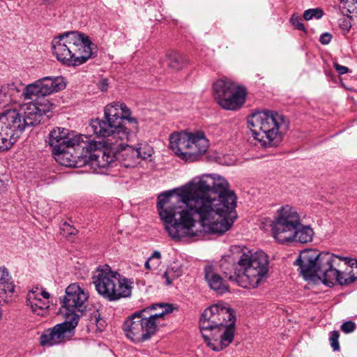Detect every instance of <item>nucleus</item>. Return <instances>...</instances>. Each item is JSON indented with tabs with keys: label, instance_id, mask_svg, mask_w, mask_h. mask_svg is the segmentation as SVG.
I'll list each match as a JSON object with an SVG mask.
<instances>
[{
	"label": "nucleus",
	"instance_id": "obj_14",
	"mask_svg": "<svg viewBox=\"0 0 357 357\" xmlns=\"http://www.w3.org/2000/svg\"><path fill=\"white\" fill-rule=\"evenodd\" d=\"M213 93L222 108L236 110L244 104L247 91L243 86L224 77L213 83Z\"/></svg>",
	"mask_w": 357,
	"mask_h": 357
},
{
	"label": "nucleus",
	"instance_id": "obj_26",
	"mask_svg": "<svg viewBox=\"0 0 357 357\" xmlns=\"http://www.w3.org/2000/svg\"><path fill=\"white\" fill-rule=\"evenodd\" d=\"M105 320L101 317L98 310L93 311L89 318V323L87 326L88 330L93 333H98L103 331L106 328Z\"/></svg>",
	"mask_w": 357,
	"mask_h": 357
},
{
	"label": "nucleus",
	"instance_id": "obj_41",
	"mask_svg": "<svg viewBox=\"0 0 357 357\" xmlns=\"http://www.w3.org/2000/svg\"><path fill=\"white\" fill-rule=\"evenodd\" d=\"M56 0H43L44 3L52 4L54 3Z\"/></svg>",
	"mask_w": 357,
	"mask_h": 357
},
{
	"label": "nucleus",
	"instance_id": "obj_8",
	"mask_svg": "<svg viewBox=\"0 0 357 357\" xmlns=\"http://www.w3.org/2000/svg\"><path fill=\"white\" fill-rule=\"evenodd\" d=\"M157 305L137 310L128 316L123 321L122 330L127 339L135 344L144 342L151 339L159 329L160 320L172 312L171 305H165L161 312L153 313Z\"/></svg>",
	"mask_w": 357,
	"mask_h": 357
},
{
	"label": "nucleus",
	"instance_id": "obj_38",
	"mask_svg": "<svg viewBox=\"0 0 357 357\" xmlns=\"http://www.w3.org/2000/svg\"><path fill=\"white\" fill-rule=\"evenodd\" d=\"M98 88L102 91H106L108 89V82L106 79H102L98 82Z\"/></svg>",
	"mask_w": 357,
	"mask_h": 357
},
{
	"label": "nucleus",
	"instance_id": "obj_10",
	"mask_svg": "<svg viewBox=\"0 0 357 357\" xmlns=\"http://www.w3.org/2000/svg\"><path fill=\"white\" fill-rule=\"evenodd\" d=\"M98 294L109 301H116L132 294L133 282L105 265L98 268L92 277Z\"/></svg>",
	"mask_w": 357,
	"mask_h": 357
},
{
	"label": "nucleus",
	"instance_id": "obj_24",
	"mask_svg": "<svg viewBox=\"0 0 357 357\" xmlns=\"http://www.w3.org/2000/svg\"><path fill=\"white\" fill-rule=\"evenodd\" d=\"M204 280L211 289L218 294H223L229 291V284L222 276L217 273L213 265H206L204 268Z\"/></svg>",
	"mask_w": 357,
	"mask_h": 357
},
{
	"label": "nucleus",
	"instance_id": "obj_34",
	"mask_svg": "<svg viewBox=\"0 0 357 357\" xmlns=\"http://www.w3.org/2000/svg\"><path fill=\"white\" fill-rule=\"evenodd\" d=\"M356 324L351 321L343 323L341 326V330L345 333H349L355 330Z\"/></svg>",
	"mask_w": 357,
	"mask_h": 357
},
{
	"label": "nucleus",
	"instance_id": "obj_7",
	"mask_svg": "<svg viewBox=\"0 0 357 357\" xmlns=\"http://www.w3.org/2000/svg\"><path fill=\"white\" fill-rule=\"evenodd\" d=\"M273 238L280 243L311 242L313 229L308 225H303L297 211L289 205H285L277 211L271 225Z\"/></svg>",
	"mask_w": 357,
	"mask_h": 357
},
{
	"label": "nucleus",
	"instance_id": "obj_39",
	"mask_svg": "<svg viewBox=\"0 0 357 357\" xmlns=\"http://www.w3.org/2000/svg\"><path fill=\"white\" fill-rule=\"evenodd\" d=\"M161 258V254L159 251H154L151 256L149 258L151 259V260L157 259L156 264L158 265L159 264V259Z\"/></svg>",
	"mask_w": 357,
	"mask_h": 357
},
{
	"label": "nucleus",
	"instance_id": "obj_25",
	"mask_svg": "<svg viewBox=\"0 0 357 357\" xmlns=\"http://www.w3.org/2000/svg\"><path fill=\"white\" fill-rule=\"evenodd\" d=\"M22 91L15 83L3 84L0 88V108L13 102H17L22 97Z\"/></svg>",
	"mask_w": 357,
	"mask_h": 357
},
{
	"label": "nucleus",
	"instance_id": "obj_4",
	"mask_svg": "<svg viewBox=\"0 0 357 357\" xmlns=\"http://www.w3.org/2000/svg\"><path fill=\"white\" fill-rule=\"evenodd\" d=\"M236 316L230 307L216 304L204 310L199 320V329L206 345L219 351L234 340Z\"/></svg>",
	"mask_w": 357,
	"mask_h": 357
},
{
	"label": "nucleus",
	"instance_id": "obj_31",
	"mask_svg": "<svg viewBox=\"0 0 357 357\" xmlns=\"http://www.w3.org/2000/svg\"><path fill=\"white\" fill-rule=\"evenodd\" d=\"M351 17L348 15L347 17H343L339 20V26L344 32V34L349 33L351 27Z\"/></svg>",
	"mask_w": 357,
	"mask_h": 357
},
{
	"label": "nucleus",
	"instance_id": "obj_32",
	"mask_svg": "<svg viewBox=\"0 0 357 357\" xmlns=\"http://www.w3.org/2000/svg\"><path fill=\"white\" fill-rule=\"evenodd\" d=\"M339 337L340 333L337 331H333L331 333L329 341L331 343V346L332 347L334 351L340 350V344H339Z\"/></svg>",
	"mask_w": 357,
	"mask_h": 357
},
{
	"label": "nucleus",
	"instance_id": "obj_19",
	"mask_svg": "<svg viewBox=\"0 0 357 357\" xmlns=\"http://www.w3.org/2000/svg\"><path fill=\"white\" fill-rule=\"evenodd\" d=\"M34 102L27 104L24 114L20 113V121L25 128L39 124L43 116L51 113L54 107L50 100L45 97L35 98Z\"/></svg>",
	"mask_w": 357,
	"mask_h": 357
},
{
	"label": "nucleus",
	"instance_id": "obj_16",
	"mask_svg": "<svg viewBox=\"0 0 357 357\" xmlns=\"http://www.w3.org/2000/svg\"><path fill=\"white\" fill-rule=\"evenodd\" d=\"M89 299V293L84 291L78 284L73 283L66 289V294L61 298V307L64 310L66 319L73 320L79 317L86 310V303Z\"/></svg>",
	"mask_w": 357,
	"mask_h": 357
},
{
	"label": "nucleus",
	"instance_id": "obj_29",
	"mask_svg": "<svg viewBox=\"0 0 357 357\" xmlns=\"http://www.w3.org/2000/svg\"><path fill=\"white\" fill-rule=\"evenodd\" d=\"M324 15V10L320 8H310L305 10L303 18L305 20H310L313 18L321 19Z\"/></svg>",
	"mask_w": 357,
	"mask_h": 357
},
{
	"label": "nucleus",
	"instance_id": "obj_2",
	"mask_svg": "<svg viewBox=\"0 0 357 357\" xmlns=\"http://www.w3.org/2000/svg\"><path fill=\"white\" fill-rule=\"evenodd\" d=\"M222 272L234 274L229 279L243 288H256L266 279L268 272V256L263 251L253 252L245 246L233 245L229 253L219 261Z\"/></svg>",
	"mask_w": 357,
	"mask_h": 357
},
{
	"label": "nucleus",
	"instance_id": "obj_22",
	"mask_svg": "<svg viewBox=\"0 0 357 357\" xmlns=\"http://www.w3.org/2000/svg\"><path fill=\"white\" fill-rule=\"evenodd\" d=\"M121 141L119 140L116 143L109 144L107 140L106 139V143L113 146V149L116 150V161H119V162L123 167L126 168L134 167L138 163V155L137 151L132 146H130L127 144L126 141L123 142V144H121Z\"/></svg>",
	"mask_w": 357,
	"mask_h": 357
},
{
	"label": "nucleus",
	"instance_id": "obj_3",
	"mask_svg": "<svg viewBox=\"0 0 357 357\" xmlns=\"http://www.w3.org/2000/svg\"><path fill=\"white\" fill-rule=\"evenodd\" d=\"M105 120L92 119L88 129L98 137L106 138L109 144L130 142L139 131V122L132 116L130 109L122 102H113L104 109ZM121 142L120 144H123Z\"/></svg>",
	"mask_w": 357,
	"mask_h": 357
},
{
	"label": "nucleus",
	"instance_id": "obj_17",
	"mask_svg": "<svg viewBox=\"0 0 357 357\" xmlns=\"http://www.w3.org/2000/svg\"><path fill=\"white\" fill-rule=\"evenodd\" d=\"M64 78L59 77H44L24 86L22 96L24 100H32L34 98L45 97L51 93L65 89Z\"/></svg>",
	"mask_w": 357,
	"mask_h": 357
},
{
	"label": "nucleus",
	"instance_id": "obj_23",
	"mask_svg": "<svg viewBox=\"0 0 357 357\" xmlns=\"http://www.w3.org/2000/svg\"><path fill=\"white\" fill-rule=\"evenodd\" d=\"M16 285L8 269L0 266V303H6L13 301L15 296Z\"/></svg>",
	"mask_w": 357,
	"mask_h": 357
},
{
	"label": "nucleus",
	"instance_id": "obj_13",
	"mask_svg": "<svg viewBox=\"0 0 357 357\" xmlns=\"http://www.w3.org/2000/svg\"><path fill=\"white\" fill-rule=\"evenodd\" d=\"M87 142L94 146L90 149H81L78 154L73 155L69 161L61 162V164L69 167L89 165L97 173H104L105 169L116 163V155L113 147L103 150L99 149L96 142L90 140L89 137H87Z\"/></svg>",
	"mask_w": 357,
	"mask_h": 357
},
{
	"label": "nucleus",
	"instance_id": "obj_28",
	"mask_svg": "<svg viewBox=\"0 0 357 357\" xmlns=\"http://www.w3.org/2000/svg\"><path fill=\"white\" fill-rule=\"evenodd\" d=\"M135 149L137 151L138 160L139 158L143 160L149 159L153 153V149L147 144H139L137 147Z\"/></svg>",
	"mask_w": 357,
	"mask_h": 357
},
{
	"label": "nucleus",
	"instance_id": "obj_5",
	"mask_svg": "<svg viewBox=\"0 0 357 357\" xmlns=\"http://www.w3.org/2000/svg\"><path fill=\"white\" fill-rule=\"evenodd\" d=\"M254 139L264 148L278 146L289 123L284 115L273 110L256 111L248 118Z\"/></svg>",
	"mask_w": 357,
	"mask_h": 357
},
{
	"label": "nucleus",
	"instance_id": "obj_1",
	"mask_svg": "<svg viewBox=\"0 0 357 357\" xmlns=\"http://www.w3.org/2000/svg\"><path fill=\"white\" fill-rule=\"evenodd\" d=\"M222 176L205 174L185 185L161 193L157 208L165 228L173 239L199 235L195 215L204 232L222 234L237 218L236 196Z\"/></svg>",
	"mask_w": 357,
	"mask_h": 357
},
{
	"label": "nucleus",
	"instance_id": "obj_33",
	"mask_svg": "<svg viewBox=\"0 0 357 357\" xmlns=\"http://www.w3.org/2000/svg\"><path fill=\"white\" fill-rule=\"evenodd\" d=\"M290 22L295 29L301 31H305V26L302 22V19L299 16L293 15L290 18Z\"/></svg>",
	"mask_w": 357,
	"mask_h": 357
},
{
	"label": "nucleus",
	"instance_id": "obj_12",
	"mask_svg": "<svg viewBox=\"0 0 357 357\" xmlns=\"http://www.w3.org/2000/svg\"><path fill=\"white\" fill-rule=\"evenodd\" d=\"M48 143L52 148V153L59 155L63 160L78 154L81 149H90L94 146L87 142V136L78 135L64 128L56 127L49 135Z\"/></svg>",
	"mask_w": 357,
	"mask_h": 357
},
{
	"label": "nucleus",
	"instance_id": "obj_27",
	"mask_svg": "<svg viewBox=\"0 0 357 357\" xmlns=\"http://www.w3.org/2000/svg\"><path fill=\"white\" fill-rule=\"evenodd\" d=\"M183 61V56L176 52H169L167 53L165 62L170 68L178 70L181 68Z\"/></svg>",
	"mask_w": 357,
	"mask_h": 357
},
{
	"label": "nucleus",
	"instance_id": "obj_20",
	"mask_svg": "<svg viewBox=\"0 0 357 357\" xmlns=\"http://www.w3.org/2000/svg\"><path fill=\"white\" fill-rule=\"evenodd\" d=\"M340 259L338 266H333V272L335 279L329 281L328 287L333 286L335 284L340 285L349 284L357 280V261L349 257L337 255Z\"/></svg>",
	"mask_w": 357,
	"mask_h": 357
},
{
	"label": "nucleus",
	"instance_id": "obj_40",
	"mask_svg": "<svg viewBox=\"0 0 357 357\" xmlns=\"http://www.w3.org/2000/svg\"><path fill=\"white\" fill-rule=\"evenodd\" d=\"M151 261V259H148L145 262L144 266H145L146 269H147V270H152V267L150 264Z\"/></svg>",
	"mask_w": 357,
	"mask_h": 357
},
{
	"label": "nucleus",
	"instance_id": "obj_36",
	"mask_svg": "<svg viewBox=\"0 0 357 357\" xmlns=\"http://www.w3.org/2000/svg\"><path fill=\"white\" fill-rule=\"evenodd\" d=\"M332 39V35L328 32L321 35L319 41L322 45H328Z\"/></svg>",
	"mask_w": 357,
	"mask_h": 357
},
{
	"label": "nucleus",
	"instance_id": "obj_42",
	"mask_svg": "<svg viewBox=\"0 0 357 357\" xmlns=\"http://www.w3.org/2000/svg\"><path fill=\"white\" fill-rule=\"evenodd\" d=\"M225 165H233L234 162L232 161H229V162H224Z\"/></svg>",
	"mask_w": 357,
	"mask_h": 357
},
{
	"label": "nucleus",
	"instance_id": "obj_44",
	"mask_svg": "<svg viewBox=\"0 0 357 357\" xmlns=\"http://www.w3.org/2000/svg\"><path fill=\"white\" fill-rule=\"evenodd\" d=\"M349 0H341V3H346Z\"/></svg>",
	"mask_w": 357,
	"mask_h": 357
},
{
	"label": "nucleus",
	"instance_id": "obj_6",
	"mask_svg": "<svg viewBox=\"0 0 357 357\" xmlns=\"http://www.w3.org/2000/svg\"><path fill=\"white\" fill-rule=\"evenodd\" d=\"M52 46L56 59L68 66L84 63L93 56L96 48L87 36L77 31L66 32L55 37Z\"/></svg>",
	"mask_w": 357,
	"mask_h": 357
},
{
	"label": "nucleus",
	"instance_id": "obj_30",
	"mask_svg": "<svg viewBox=\"0 0 357 357\" xmlns=\"http://www.w3.org/2000/svg\"><path fill=\"white\" fill-rule=\"evenodd\" d=\"M167 268L176 279L183 273V264L177 260L174 261Z\"/></svg>",
	"mask_w": 357,
	"mask_h": 357
},
{
	"label": "nucleus",
	"instance_id": "obj_9",
	"mask_svg": "<svg viewBox=\"0 0 357 357\" xmlns=\"http://www.w3.org/2000/svg\"><path fill=\"white\" fill-rule=\"evenodd\" d=\"M337 255L331 252H319L317 250L307 249L301 252L294 264L298 266L301 273L305 279L318 276L324 284L333 280V266H338Z\"/></svg>",
	"mask_w": 357,
	"mask_h": 357
},
{
	"label": "nucleus",
	"instance_id": "obj_37",
	"mask_svg": "<svg viewBox=\"0 0 357 357\" xmlns=\"http://www.w3.org/2000/svg\"><path fill=\"white\" fill-rule=\"evenodd\" d=\"M333 66L337 72H338V73L340 75H344L349 72V68L347 67L341 66L337 63H335Z\"/></svg>",
	"mask_w": 357,
	"mask_h": 357
},
{
	"label": "nucleus",
	"instance_id": "obj_43",
	"mask_svg": "<svg viewBox=\"0 0 357 357\" xmlns=\"http://www.w3.org/2000/svg\"><path fill=\"white\" fill-rule=\"evenodd\" d=\"M347 12L349 13H354V10L351 11L350 9H347Z\"/></svg>",
	"mask_w": 357,
	"mask_h": 357
},
{
	"label": "nucleus",
	"instance_id": "obj_18",
	"mask_svg": "<svg viewBox=\"0 0 357 357\" xmlns=\"http://www.w3.org/2000/svg\"><path fill=\"white\" fill-rule=\"evenodd\" d=\"M77 317L73 320L66 319L52 328L45 330L40 336V344L43 347L59 345L70 340L75 334L77 326Z\"/></svg>",
	"mask_w": 357,
	"mask_h": 357
},
{
	"label": "nucleus",
	"instance_id": "obj_21",
	"mask_svg": "<svg viewBox=\"0 0 357 357\" xmlns=\"http://www.w3.org/2000/svg\"><path fill=\"white\" fill-rule=\"evenodd\" d=\"M50 294L42 287H36L29 291L26 297V305L31 312L38 316L44 317L50 307Z\"/></svg>",
	"mask_w": 357,
	"mask_h": 357
},
{
	"label": "nucleus",
	"instance_id": "obj_11",
	"mask_svg": "<svg viewBox=\"0 0 357 357\" xmlns=\"http://www.w3.org/2000/svg\"><path fill=\"white\" fill-rule=\"evenodd\" d=\"M209 141L202 131L195 132H174L169 137V149L179 158L187 162L199 161L207 152Z\"/></svg>",
	"mask_w": 357,
	"mask_h": 357
},
{
	"label": "nucleus",
	"instance_id": "obj_15",
	"mask_svg": "<svg viewBox=\"0 0 357 357\" xmlns=\"http://www.w3.org/2000/svg\"><path fill=\"white\" fill-rule=\"evenodd\" d=\"M24 130L17 110L8 109L0 114V151L10 149Z\"/></svg>",
	"mask_w": 357,
	"mask_h": 357
},
{
	"label": "nucleus",
	"instance_id": "obj_35",
	"mask_svg": "<svg viewBox=\"0 0 357 357\" xmlns=\"http://www.w3.org/2000/svg\"><path fill=\"white\" fill-rule=\"evenodd\" d=\"M160 278L165 280V284L166 285H170L172 281L176 279L168 268L160 275Z\"/></svg>",
	"mask_w": 357,
	"mask_h": 357
}]
</instances>
